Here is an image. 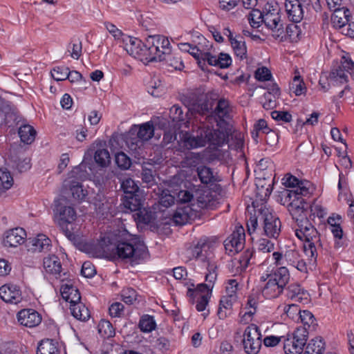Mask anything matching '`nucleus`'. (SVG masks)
Here are the masks:
<instances>
[{"instance_id":"47","label":"nucleus","mask_w":354,"mask_h":354,"mask_svg":"<svg viewBox=\"0 0 354 354\" xmlns=\"http://www.w3.org/2000/svg\"><path fill=\"white\" fill-rule=\"evenodd\" d=\"M305 183H310L309 181H302L299 180L296 177L287 174L283 178V184L287 187H291V190H295L301 187V184H304Z\"/></svg>"},{"instance_id":"46","label":"nucleus","mask_w":354,"mask_h":354,"mask_svg":"<svg viewBox=\"0 0 354 354\" xmlns=\"http://www.w3.org/2000/svg\"><path fill=\"white\" fill-rule=\"evenodd\" d=\"M290 88L297 96L306 92V88L305 86V84L301 79V76L299 75H297L294 77Z\"/></svg>"},{"instance_id":"63","label":"nucleus","mask_w":354,"mask_h":354,"mask_svg":"<svg viewBox=\"0 0 354 354\" xmlns=\"http://www.w3.org/2000/svg\"><path fill=\"white\" fill-rule=\"evenodd\" d=\"M298 319L301 320L304 325H308L310 326L311 324L315 322V317L308 310H300L299 314L298 315Z\"/></svg>"},{"instance_id":"23","label":"nucleus","mask_w":354,"mask_h":354,"mask_svg":"<svg viewBox=\"0 0 354 354\" xmlns=\"http://www.w3.org/2000/svg\"><path fill=\"white\" fill-rule=\"evenodd\" d=\"M15 118V113L10 104L0 98V127L9 125Z\"/></svg>"},{"instance_id":"58","label":"nucleus","mask_w":354,"mask_h":354,"mask_svg":"<svg viewBox=\"0 0 354 354\" xmlns=\"http://www.w3.org/2000/svg\"><path fill=\"white\" fill-rule=\"evenodd\" d=\"M205 48V43L201 42L198 46H193L189 53L192 55L197 61L198 64H201V58Z\"/></svg>"},{"instance_id":"21","label":"nucleus","mask_w":354,"mask_h":354,"mask_svg":"<svg viewBox=\"0 0 354 354\" xmlns=\"http://www.w3.org/2000/svg\"><path fill=\"white\" fill-rule=\"evenodd\" d=\"M253 255V252L248 250L240 259H234L232 261V272L234 275L241 274L245 270Z\"/></svg>"},{"instance_id":"10","label":"nucleus","mask_w":354,"mask_h":354,"mask_svg":"<svg viewBox=\"0 0 354 354\" xmlns=\"http://www.w3.org/2000/svg\"><path fill=\"white\" fill-rule=\"evenodd\" d=\"M243 346L248 354H257L261 346V334L255 324L247 326L243 332Z\"/></svg>"},{"instance_id":"35","label":"nucleus","mask_w":354,"mask_h":354,"mask_svg":"<svg viewBox=\"0 0 354 354\" xmlns=\"http://www.w3.org/2000/svg\"><path fill=\"white\" fill-rule=\"evenodd\" d=\"M93 205L96 212L102 216H106L109 212L111 205L102 194H97L95 197Z\"/></svg>"},{"instance_id":"43","label":"nucleus","mask_w":354,"mask_h":354,"mask_svg":"<svg viewBox=\"0 0 354 354\" xmlns=\"http://www.w3.org/2000/svg\"><path fill=\"white\" fill-rule=\"evenodd\" d=\"M121 187L127 194H136L139 191L138 184L131 178H124L121 183Z\"/></svg>"},{"instance_id":"60","label":"nucleus","mask_w":354,"mask_h":354,"mask_svg":"<svg viewBox=\"0 0 354 354\" xmlns=\"http://www.w3.org/2000/svg\"><path fill=\"white\" fill-rule=\"evenodd\" d=\"M193 198V194L187 189L179 191L176 196V201L183 204L190 203Z\"/></svg>"},{"instance_id":"31","label":"nucleus","mask_w":354,"mask_h":354,"mask_svg":"<svg viewBox=\"0 0 354 354\" xmlns=\"http://www.w3.org/2000/svg\"><path fill=\"white\" fill-rule=\"evenodd\" d=\"M66 186L69 187L71 194L75 199L82 201L87 194V191L83 189L80 182L74 180H68L66 181Z\"/></svg>"},{"instance_id":"3","label":"nucleus","mask_w":354,"mask_h":354,"mask_svg":"<svg viewBox=\"0 0 354 354\" xmlns=\"http://www.w3.org/2000/svg\"><path fill=\"white\" fill-rule=\"evenodd\" d=\"M295 235L304 241V252L308 257L310 263L314 265L323 250V243L319 233L308 219H302L297 223Z\"/></svg>"},{"instance_id":"42","label":"nucleus","mask_w":354,"mask_h":354,"mask_svg":"<svg viewBox=\"0 0 354 354\" xmlns=\"http://www.w3.org/2000/svg\"><path fill=\"white\" fill-rule=\"evenodd\" d=\"M98 333L104 337H111L115 335V329L109 321L102 319L100 322Z\"/></svg>"},{"instance_id":"14","label":"nucleus","mask_w":354,"mask_h":354,"mask_svg":"<svg viewBox=\"0 0 354 354\" xmlns=\"http://www.w3.org/2000/svg\"><path fill=\"white\" fill-rule=\"evenodd\" d=\"M26 238V232L23 228H13L5 232L3 244L7 248H17L24 243Z\"/></svg>"},{"instance_id":"17","label":"nucleus","mask_w":354,"mask_h":354,"mask_svg":"<svg viewBox=\"0 0 354 354\" xmlns=\"http://www.w3.org/2000/svg\"><path fill=\"white\" fill-rule=\"evenodd\" d=\"M195 205L192 204L183 205L176 209L173 215V221L176 225H184L189 219L196 216V212L198 211L197 209L194 208Z\"/></svg>"},{"instance_id":"50","label":"nucleus","mask_w":354,"mask_h":354,"mask_svg":"<svg viewBox=\"0 0 354 354\" xmlns=\"http://www.w3.org/2000/svg\"><path fill=\"white\" fill-rule=\"evenodd\" d=\"M258 251L263 253H269L274 250V243L268 239H260L257 242Z\"/></svg>"},{"instance_id":"52","label":"nucleus","mask_w":354,"mask_h":354,"mask_svg":"<svg viewBox=\"0 0 354 354\" xmlns=\"http://www.w3.org/2000/svg\"><path fill=\"white\" fill-rule=\"evenodd\" d=\"M69 68L65 66H57L51 71V75L56 81H63L67 79Z\"/></svg>"},{"instance_id":"5","label":"nucleus","mask_w":354,"mask_h":354,"mask_svg":"<svg viewBox=\"0 0 354 354\" xmlns=\"http://www.w3.org/2000/svg\"><path fill=\"white\" fill-rule=\"evenodd\" d=\"M113 250L120 259L128 260L134 264L139 263L148 256L147 247L136 236H131L128 241L118 243Z\"/></svg>"},{"instance_id":"39","label":"nucleus","mask_w":354,"mask_h":354,"mask_svg":"<svg viewBox=\"0 0 354 354\" xmlns=\"http://www.w3.org/2000/svg\"><path fill=\"white\" fill-rule=\"evenodd\" d=\"M217 266L214 262L211 261L209 258L207 259V270L205 274V283L209 285V287L214 288V283L217 279Z\"/></svg>"},{"instance_id":"15","label":"nucleus","mask_w":354,"mask_h":354,"mask_svg":"<svg viewBox=\"0 0 354 354\" xmlns=\"http://www.w3.org/2000/svg\"><path fill=\"white\" fill-rule=\"evenodd\" d=\"M0 297L6 303L17 304L22 301L19 288L15 284H5L0 288Z\"/></svg>"},{"instance_id":"41","label":"nucleus","mask_w":354,"mask_h":354,"mask_svg":"<svg viewBox=\"0 0 354 354\" xmlns=\"http://www.w3.org/2000/svg\"><path fill=\"white\" fill-rule=\"evenodd\" d=\"M230 111V108L229 102L225 99H221L218 101L214 113L220 119H223L228 116Z\"/></svg>"},{"instance_id":"28","label":"nucleus","mask_w":354,"mask_h":354,"mask_svg":"<svg viewBox=\"0 0 354 354\" xmlns=\"http://www.w3.org/2000/svg\"><path fill=\"white\" fill-rule=\"evenodd\" d=\"M325 342L320 337L312 339L307 344L304 354H324Z\"/></svg>"},{"instance_id":"1","label":"nucleus","mask_w":354,"mask_h":354,"mask_svg":"<svg viewBox=\"0 0 354 354\" xmlns=\"http://www.w3.org/2000/svg\"><path fill=\"white\" fill-rule=\"evenodd\" d=\"M226 138V133L223 131L203 125L192 133L180 131L178 145L180 151L203 147L207 143L219 147L223 145Z\"/></svg>"},{"instance_id":"7","label":"nucleus","mask_w":354,"mask_h":354,"mask_svg":"<svg viewBox=\"0 0 354 354\" xmlns=\"http://www.w3.org/2000/svg\"><path fill=\"white\" fill-rule=\"evenodd\" d=\"M280 8L276 1L268 2L263 8V23L272 32V35L279 37L284 32V26L279 14Z\"/></svg>"},{"instance_id":"37","label":"nucleus","mask_w":354,"mask_h":354,"mask_svg":"<svg viewBox=\"0 0 354 354\" xmlns=\"http://www.w3.org/2000/svg\"><path fill=\"white\" fill-rule=\"evenodd\" d=\"M287 208L297 223L301 222L302 219H308L306 217L307 203L299 206L287 205Z\"/></svg>"},{"instance_id":"59","label":"nucleus","mask_w":354,"mask_h":354,"mask_svg":"<svg viewBox=\"0 0 354 354\" xmlns=\"http://www.w3.org/2000/svg\"><path fill=\"white\" fill-rule=\"evenodd\" d=\"M176 196L171 195L168 190H163L160 196V204L165 207H169L174 203Z\"/></svg>"},{"instance_id":"8","label":"nucleus","mask_w":354,"mask_h":354,"mask_svg":"<svg viewBox=\"0 0 354 354\" xmlns=\"http://www.w3.org/2000/svg\"><path fill=\"white\" fill-rule=\"evenodd\" d=\"M122 42L124 48L130 55L143 62H149L147 37L143 43L138 38L124 35Z\"/></svg>"},{"instance_id":"30","label":"nucleus","mask_w":354,"mask_h":354,"mask_svg":"<svg viewBox=\"0 0 354 354\" xmlns=\"http://www.w3.org/2000/svg\"><path fill=\"white\" fill-rule=\"evenodd\" d=\"M212 105L206 99L200 98L188 106V110L192 113H197L200 115H205L209 113Z\"/></svg>"},{"instance_id":"33","label":"nucleus","mask_w":354,"mask_h":354,"mask_svg":"<svg viewBox=\"0 0 354 354\" xmlns=\"http://www.w3.org/2000/svg\"><path fill=\"white\" fill-rule=\"evenodd\" d=\"M198 176L203 184H209L217 180L212 169L206 166H199L196 169Z\"/></svg>"},{"instance_id":"4","label":"nucleus","mask_w":354,"mask_h":354,"mask_svg":"<svg viewBox=\"0 0 354 354\" xmlns=\"http://www.w3.org/2000/svg\"><path fill=\"white\" fill-rule=\"evenodd\" d=\"M290 279L288 269L281 266L266 276L261 277V281H266L261 292L266 299H271L279 297Z\"/></svg>"},{"instance_id":"54","label":"nucleus","mask_w":354,"mask_h":354,"mask_svg":"<svg viewBox=\"0 0 354 354\" xmlns=\"http://www.w3.org/2000/svg\"><path fill=\"white\" fill-rule=\"evenodd\" d=\"M126 197L127 198L124 202V207L129 209L131 211L137 210L140 205V199L137 194Z\"/></svg>"},{"instance_id":"26","label":"nucleus","mask_w":354,"mask_h":354,"mask_svg":"<svg viewBox=\"0 0 354 354\" xmlns=\"http://www.w3.org/2000/svg\"><path fill=\"white\" fill-rule=\"evenodd\" d=\"M18 134L22 142L30 145L35 139L37 132L33 127L28 124H21L19 127Z\"/></svg>"},{"instance_id":"36","label":"nucleus","mask_w":354,"mask_h":354,"mask_svg":"<svg viewBox=\"0 0 354 354\" xmlns=\"http://www.w3.org/2000/svg\"><path fill=\"white\" fill-rule=\"evenodd\" d=\"M285 259L290 264L295 267L301 272H306V264L303 260L299 259V253L295 250H290L285 254Z\"/></svg>"},{"instance_id":"25","label":"nucleus","mask_w":354,"mask_h":354,"mask_svg":"<svg viewBox=\"0 0 354 354\" xmlns=\"http://www.w3.org/2000/svg\"><path fill=\"white\" fill-rule=\"evenodd\" d=\"M287 297L295 301H307L308 294L298 283H291L287 288Z\"/></svg>"},{"instance_id":"57","label":"nucleus","mask_w":354,"mask_h":354,"mask_svg":"<svg viewBox=\"0 0 354 354\" xmlns=\"http://www.w3.org/2000/svg\"><path fill=\"white\" fill-rule=\"evenodd\" d=\"M212 289L211 287H209L207 283H202L196 286L194 293L195 297L205 296L211 297Z\"/></svg>"},{"instance_id":"51","label":"nucleus","mask_w":354,"mask_h":354,"mask_svg":"<svg viewBox=\"0 0 354 354\" xmlns=\"http://www.w3.org/2000/svg\"><path fill=\"white\" fill-rule=\"evenodd\" d=\"M0 182L5 189H10L13 185V178L6 169H0Z\"/></svg>"},{"instance_id":"55","label":"nucleus","mask_w":354,"mask_h":354,"mask_svg":"<svg viewBox=\"0 0 354 354\" xmlns=\"http://www.w3.org/2000/svg\"><path fill=\"white\" fill-rule=\"evenodd\" d=\"M166 57H167L164 59L163 61H165L169 66L174 68V69L181 70L184 67L180 57L173 55L172 52L169 54V56Z\"/></svg>"},{"instance_id":"22","label":"nucleus","mask_w":354,"mask_h":354,"mask_svg":"<svg viewBox=\"0 0 354 354\" xmlns=\"http://www.w3.org/2000/svg\"><path fill=\"white\" fill-rule=\"evenodd\" d=\"M349 10L342 6L333 10L331 16V22L333 26L336 28H344L349 21Z\"/></svg>"},{"instance_id":"49","label":"nucleus","mask_w":354,"mask_h":354,"mask_svg":"<svg viewBox=\"0 0 354 354\" xmlns=\"http://www.w3.org/2000/svg\"><path fill=\"white\" fill-rule=\"evenodd\" d=\"M67 50L68 52L70 53L72 58L78 59L82 55V42L78 39L73 41L71 44H68Z\"/></svg>"},{"instance_id":"56","label":"nucleus","mask_w":354,"mask_h":354,"mask_svg":"<svg viewBox=\"0 0 354 354\" xmlns=\"http://www.w3.org/2000/svg\"><path fill=\"white\" fill-rule=\"evenodd\" d=\"M115 162L120 168L123 169L129 168L131 165L130 158L123 152L118 153L115 155Z\"/></svg>"},{"instance_id":"62","label":"nucleus","mask_w":354,"mask_h":354,"mask_svg":"<svg viewBox=\"0 0 354 354\" xmlns=\"http://www.w3.org/2000/svg\"><path fill=\"white\" fill-rule=\"evenodd\" d=\"M271 116L274 120L283 122H290L292 120V115L288 111H273Z\"/></svg>"},{"instance_id":"2","label":"nucleus","mask_w":354,"mask_h":354,"mask_svg":"<svg viewBox=\"0 0 354 354\" xmlns=\"http://www.w3.org/2000/svg\"><path fill=\"white\" fill-rule=\"evenodd\" d=\"M253 205L254 213L250 216L247 222L248 233L250 234L254 233L257 230L259 223H260L263 234L266 236L277 239L280 234L281 227L279 218L266 205H261L257 208H256L254 203H253Z\"/></svg>"},{"instance_id":"19","label":"nucleus","mask_w":354,"mask_h":354,"mask_svg":"<svg viewBox=\"0 0 354 354\" xmlns=\"http://www.w3.org/2000/svg\"><path fill=\"white\" fill-rule=\"evenodd\" d=\"M28 248L32 252H47L50 248V240L44 234H39L37 237L28 239Z\"/></svg>"},{"instance_id":"32","label":"nucleus","mask_w":354,"mask_h":354,"mask_svg":"<svg viewBox=\"0 0 354 354\" xmlns=\"http://www.w3.org/2000/svg\"><path fill=\"white\" fill-rule=\"evenodd\" d=\"M70 309L72 315L78 320L86 321L90 317L88 309L82 302L71 305Z\"/></svg>"},{"instance_id":"6","label":"nucleus","mask_w":354,"mask_h":354,"mask_svg":"<svg viewBox=\"0 0 354 354\" xmlns=\"http://www.w3.org/2000/svg\"><path fill=\"white\" fill-rule=\"evenodd\" d=\"M149 62H162L172 52V47L169 39L161 35L147 37Z\"/></svg>"},{"instance_id":"61","label":"nucleus","mask_w":354,"mask_h":354,"mask_svg":"<svg viewBox=\"0 0 354 354\" xmlns=\"http://www.w3.org/2000/svg\"><path fill=\"white\" fill-rule=\"evenodd\" d=\"M212 205V196L209 193H203L197 198V206L200 209L208 208Z\"/></svg>"},{"instance_id":"13","label":"nucleus","mask_w":354,"mask_h":354,"mask_svg":"<svg viewBox=\"0 0 354 354\" xmlns=\"http://www.w3.org/2000/svg\"><path fill=\"white\" fill-rule=\"evenodd\" d=\"M301 187L295 190H286L285 202L287 205L299 206L306 204L305 200L303 196H306L310 194V183H305L301 184Z\"/></svg>"},{"instance_id":"48","label":"nucleus","mask_w":354,"mask_h":354,"mask_svg":"<svg viewBox=\"0 0 354 354\" xmlns=\"http://www.w3.org/2000/svg\"><path fill=\"white\" fill-rule=\"evenodd\" d=\"M94 159L100 166H106L110 162L109 151L105 149H97L95 153Z\"/></svg>"},{"instance_id":"16","label":"nucleus","mask_w":354,"mask_h":354,"mask_svg":"<svg viewBox=\"0 0 354 354\" xmlns=\"http://www.w3.org/2000/svg\"><path fill=\"white\" fill-rule=\"evenodd\" d=\"M17 319L20 324L32 328L41 322L40 314L33 309H23L17 313Z\"/></svg>"},{"instance_id":"20","label":"nucleus","mask_w":354,"mask_h":354,"mask_svg":"<svg viewBox=\"0 0 354 354\" xmlns=\"http://www.w3.org/2000/svg\"><path fill=\"white\" fill-rule=\"evenodd\" d=\"M56 211L58 213L57 222L61 226L66 223H71L76 218V212L72 207L58 205Z\"/></svg>"},{"instance_id":"18","label":"nucleus","mask_w":354,"mask_h":354,"mask_svg":"<svg viewBox=\"0 0 354 354\" xmlns=\"http://www.w3.org/2000/svg\"><path fill=\"white\" fill-rule=\"evenodd\" d=\"M286 12L290 21L298 23L304 17V10L299 0H285Z\"/></svg>"},{"instance_id":"38","label":"nucleus","mask_w":354,"mask_h":354,"mask_svg":"<svg viewBox=\"0 0 354 354\" xmlns=\"http://www.w3.org/2000/svg\"><path fill=\"white\" fill-rule=\"evenodd\" d=\"M205 43V48L203 53L201 62L207 61V63L211 66H218V57L213 54V46L212 44L209 41H206L205 39H203Z\"/></svg>"},{"instance_id":"40","label":"nucleus","mask_w":354,"mask_h":354,"mask_svg":"<svg viewBox=\"0 0 354 354\" xmlns=\"http://www.w3.org/2000/svg\"><path fill=\"white\" fill-rule=\"evenodd\" d=\"M205 248H207V245L204 242L198 241L196 245L190 247L187 250V252L192 258L205 261L207 259V256L203 253Z\"/></svg>"},{"instance_id":"29","label":"nucleus","mask_w":354,"mask_h":354,"mask_svg":"<svg viewBox=\"0 0 354 354\" xmlns=\"http://www.w3.org/2000/svg\"><path fill=\"white\" fill-rule=\"evenodd\" d=\"M232 47L235 55L240 59H245L247 57V48L243 38L241 36L230 37Z\"/></svg>"},{"instance_id":"24","label":"nucleus","mask_w":354,"mask_h":354,"mask_svg":"<svg viewBox=\"0 0 354 354\" xmlns=\"http://www.w3.org/2000/svg\"><path fill=\"white\" fill-rule=\"evenodd\" d=\"M347 68H344L343 64L335 69H333L327 77L329 85L337 86L347 82L348 76L345 73Z\"/></svg>"},{"instance_id":"53","label":"nucleus","mask_w":354,"mask_h":354,"mask_svg":"<svg viewBox=\"0 0 354 354\" xmlns=\"http://www.w3.org/2000/svg\"><path fill=\"white\" fill-rule=\"evenodd\" d=\"M122 301L127 304H133L137 299V293L131 288L123 289L121 294Z\"/></svg>"},{"instance_id":"11","label":"nucleus","mask_w":354,"mask_h":354,"mask_svg":"<svg viewBox=\"0 0 354 354\" xmlns=\"http://www.w3.org/2000/svg\"><path fill=\"white\" fill-rule=\"evenodd\" d=\"M308 332L305 328H297L291 337L284 340L283 350L286 354H301L306 344Z\"/></svg>"},{"instance_id":"34","label":"nucleus","mask_w":354,"mask_h":354,"mask_svg":"<svg viewBox=\"0 0 354 354\" xmlns=\"http://www.w3.org/2000/svg\"><path fill=\"white\" fill-rule=\"evenodd\" d=\"M57 343L53 339L42 340L37 347V354H58Z\"/></svg>"},{"instance_id":"45","label":"nucleus","mask_w":354,"mask_h":354,"mask_svg":"<svg viewBox=\"0 0 354 354\" xmlns=\"http://www.w3.org/2000/svg\"><path fill=\"white\" fill-rule=\"evenodd\" d=\"M263 13L257 9H252L248 15L250 24L253 28H258L263 22Z\"/></svg>"},{"instance_id":"44","label":"nucleus","mask_w":354,"mask_h":354,"mask_svg":"<svg viewBox=\"0 0 354 354\" xmlns=\"http://www.w3.org/2000/svg\"><path fill=\"white\" fill-rule=\"evenodd\" d=\"M139 327L142 332L149 333L155 329L156 322L153 317L146 315L140 319Z\"/></svg>"},{"instance_id":"9","label":"nucleus","mask_w":354,"mask_h":354,"mask_svg":"<svg viewBox=\"0 0 354 354\" xmlns=\"http://www.w3.org/2000/svg\"><path fill=\"white\" fill-rule=\"evenodd\" d=\"M131 134L137 135L136 138H129L127 143L131 150H136L142 145V142L150 140L154 134V127L152 121L141 124L133 125L130 130Z\"/></svg>"},{"instance_id":"27","label":"nucleus","mask_w":354,"mask_h":354,"mask_svg":"<svg viewBox=\"0 0 354 354\" xmlns=\"http://www.w3.org/2000/svg\"><path fill=\"white\" fill-rule=\"evenodd\" d=\"M43 266L46 272L50 274H57L61 272L62 265L59 258L55 255H49L45 257Z\"/></svg>"},{"instance_id":"64","label":"nucleus","mask_w":354,"mask_h":354,"mask_svg":"<svg viewBox=\"0 0 354 354\" xmlns=\"http://www.w3.org/2000/svg\"><path fill=\"white\" fill-rule=\"evenodd\" d=\"M169 116L174 121H182L184 119L183 111L178 105H174L169 111Z\"/></svg>"},{"instance_id":"12","label":"nucleus","mask_w":354,"mask_h":354,"mask_svg":"<svg viewBox=\"0 0 354 354\" xmlns=\"http://www.w3.org/2000/svg\"><path fill=\"white\" fill-rule=\"evenodd\" d=\"M245 245V234L241 227L233 232L224 241V246L229 255H234L241 251Z\"/></svg>"}]
</instances>
